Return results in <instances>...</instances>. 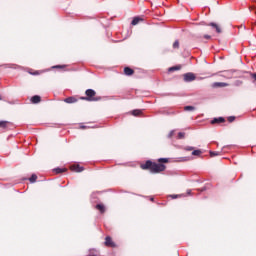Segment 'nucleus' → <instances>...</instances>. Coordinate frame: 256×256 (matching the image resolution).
<instances>
[{
  "label": "nucleus",
  "instance_id": "6e6552de",
  "mask_svg": "<svg viewBox=\"0 0 256 256\" xmlns=\"http://www.w3.org/2000/svg\"><path fill=\"white\" fill-rule=\"evenodd\" d=\"M161 114L162 115H175L176 112L171 110V109H164V110L161 111Z\"/></svg>",
  "mask_w": 256,
  "mask_h": 256
},
{
  "label": "nucleus",
  "instance_id": "1a4fd4ad",
  "mask_svg": "<svg viewBox=\"0 0 256 256\" xmlns=\"http://www.w3.org/2000/svg\"><path fill=\"white\" fill-rule=\"evenodd\" d=\"M64 102H65V103H69V104H71V103H77V98H75V97H73V96H70V97L64 99Z\"/></svg>",
  "mask_w": 256,
  "mask_h": 256
},
{
  "label": "nucleus",
  "instance_id": "ddd939ff",
  "mask_svg": "<svg viewBox=\"0 0 256 256\" xmlns=\"http://www.w3.org/2000/svg\"><path fill=\"white\" fill-rule=\"evenodd\" d=\"M53 171H54V173L59 175L60 173H65L66 169H64V168H55Z\"/></svg>",
  "mask_w": 256,
  "mask_h": 256
},
{
  "label": "nucleus",
  "instance_id": "7ed1b4c3",
  "mask_svg": "<svg viewBox=\"0 0 256 256\" xmlns=\"http://www.w3.org/2000/svg\"><path fill=\"white\" fill-rule=\"evenodd\" d=\"M185 83H191V81H195L196 76L193 72H188L183 75Z\"/></svg>",
  "mask_w": 256,
  "mask_h": 256
},
{
  "label": "nucleus",
  "instance_id": "dca6fc26",
  "mask_svg": "<svg viewBox=\"0 0 256 256\" xmlns=\"http://www.w3.org/2000/svg\"><path fill=\"white\" fill-rule=\"evenodd\" d=\"M179 69H181V66H173V67H170V68L168 69V71H170V73H171V72H173V71H179Z\"/></svg>",
  "mask_w": 256,
  "mask_h": 256
},
{
  "label": "nucleus",
  "instance_id": "a878e982",
  "mask_svg": "<svg viewBox=\"0 0 256 256\" xmlns=\"http://www.w3.org/2000/svg\"><path fill=\"white\" fill-rule=\"evenodd\" d=\"M228 121L229 123H233V121H235V116H229Z\"/></svg>",
  "mask_w": 256,
  "mask_h": 256
},
{
  "label": "nucleus",
  "instance_id": "a211bd4d",
  "mask_svg": "<svg viewBox=\"0 0 256 256\" xmlns=\"http://www.w3.org/2000/svg\"><path fill=\"white\" fill-rule=\"evenodd\" d=\"M8 123H9V122H7V121H0V127H1L2 129H6Z\"/></svg>",
  "mask_w": 256,
  "mask_h": 256
},
{
  "label": "nucleus",
  "instance_id": "5701e85b",
  "mask_svg": "<svg viewBox=\"0 0 256 256\" xmlns=\"http://www.w3.org/2000/svg\"><path fill=\"white\" fill-rule=\"evenodd\" d=\"M201 150H194V151H192V155H194V156H197V157H199V155H201Z\"/></svg>",
  "mask_w": 256,
  "mask_h": 256
},
{
  "label": "nucleus",
  "instance_id": "bb28decb",
  "mask_svg": "<svg viewBox=\"0 0 256 256\" xmlns=\"http://www.w3.org/2000/svg\"><path fill=\"white\" fill-rule=\"evenodd\" d=\"M193 146H186L185 151H193Z\"/></svg>",
  "mask_w": 256,
  "mask_h": 256
},
{
  "label": "nucleus",
  "instance_id": "9b49d317",
  "mask_svg": "<svg viewBox=\"0 0 256 256\" xmlns=\"http://www.w3.org/2000/svg\"><path fill=\"white\" fill-rule=\"evenodd\" d=\"M212 87H227V83L225 82H215Z\"/></svg>",
  "mask_w": 256,
  "mask_h": 256
},
{
  "label": "nucleus",
  "instance_id": "f704fd0d",
  "mask_svg": "<svg viewBox=\"0 0 256 256\" xmlns=\"http://www.w3.org/2000/svg\"><path fill=\"white\" fill-rule=\"evenodd\" d=\"M150 201H154V198H151Z\"/></svg>",
  "mask_w": 256,
  "mask_h": 256
},
{
  "label": "nucleus",
  "instance_id": "72a5a7b5",
  "mask_svg": "<svg viewBox=\"0 0 256 256\" xmlns=\"http://www.w3.org/2000/svg\"><path fill=\"white\" fill-rule=\"evenodd\" d=\"M188 195H191V190H188Z\"/></svg>",
  "mask_w": 256,
  "mask_h": 256
},
{
  "label": "nucleus",
  "instance_id": "f8f14e48",
  "mask_svg": "<svg viewBox=\"0 0 256 256\" xmlns=\"http://www.w3.org/2000/svg\"><path fill=\"white\" fill-rule=\"evenodd\" d=\"M96 209H98L100 213H105V206L103 204H97Z\"/></svg>",
  "mask_w": 256,
  "mask_h": 256
},
{
  "label": "nucleus",
  "instance_id": "6ab92c4d",
  "mask_svg": "<svg viewBox=\"0 0 256 256\" xmlns=\"http://www.w3.org/2000/svg\"><path fill=\"white\" fill-rule=\"evenodd\" d=\"M30 183H35L37 181V176L35 174H32L31 177L29 178Z\"/></svg>",
  "mask_w": 256,
  "mask_h": 256
},
{
  "label": "nucleus",
  "instance_id": "20e7f679",
  "mask_svg": "<svg viewBox=\"0 0 256 256\" xmlns=\"http://www.w3.org/2000/svg\"><path fill=\"white\" fill-rule=\"evenodd\" d=\"M221 123H225V118L218 117V118H214L213 120H211V125H219Z\"/></svg>",
  "mask_w": 256,
  "mask_h": 256
},
{
  "label": "nucleus",
  "instance_id": "423d86ee",
  "mask_svg": "<svg viewBox=\"0 0 256 256\" xmlns=\"http://www.w3.org/2000/svg\"><path fill=\"white\" fill-rule=\"evenodd\" d=\"M209 27H212V29H215L216 33H221V27H219L217 23L211 22L209 24Z\"/></svg>",
  "mask_w": 256,
  "mask_h": 256
},
{
  "label": "nucleus",
  "instance_id": "b1692460",
  "mask_svg": "<svg viewBox=\"0 0 256 256\" xmlns=\"http://www.w3.org/2000/svg\"><path fill=\"white\" fill-rule=\"evenodd\" d=\"M178 139H185V133L184 132H179L178 133Z\"/></svg>",
  "mask_w": 256,
  "mask_h": 256
},
{
  "label": "nucleus",
  "instance_id": "473e14b6",
  "mask_svg": "<svg viewBox=\"0 0 256 256\" xmlns=\"http://www.w3.org/2000/svg\"><path fill=\"white\" fill-rule=\"evenodd\" d=\"M206 188H201L200 191H205Z\"/></svg>",
  "mask_w": 256,
  "mask_h": 256
},
{
  "label": "nucleus",
  "instance_id": "412c9836",
  "mask_svg": "<svg viewBox=\"0 0 256 256\" xmlns=\"http://www.w3.org/2000/svg\"><path fill=\"white\" fill-rule=\"evenodd\" d=\"M158 163H169V158H160L158 159Z\"/></svg>",
  "mask_w": 256,
  "mask_h": 256
},
{
  "label": "nucleus",
  "instance_id": "9d476101",
  "mask_svg": "<svg viewBox=\"0 0 256 256\" xmlns=\"http://www.w3.org/2000/svg\"><path fill=\"white\" fill-rule=\"evenodd\" d=\"M124 73H125V75L131 76V75H133V73H135V71L133 69H131L130 67H125Z\"/></svg>",
  "mask_w": 256,
  "mask_h": 256
},
{
  "label": "nucleus",
  "instance_id": "f03ea898",
  "mask_svg": "<svg viewBox=\"0 0 256 256\" xmlns=\"http://www.w3.org/2000/svg\"><path fill=\"white\" fill-rule=\"evenodd\" d=\"M86 97L82 98L85 101H99L101 99L100 97H95L97 95V92L93 89H87L85 92Z\"/></svg>",
  "mask_w": 256,
  "mask_h": 256
},
{
  "label": "nucleus",
  "instance_id": "c85d7f7f",
  "mask_svg": "<svg viewBox=\"0 0 256 256\" xmlns=\"http://www.w3.org/2000/svg\"><path fill=\"white\" fill-rule=\"evenodd\" d=\"M54 69H63V66L62 65H56V66H54Z\"/></svg>",
  "mask_w": 256,
  "mask_h": 256
},
{
  "label": "nucleus",
  "instance_id": "c756f323",
  "mask_svg": "<svg viewBox=\"0 0 256 256\" xmlns=\"http://www.w3.org/2000/svg\"><path fill=\"white\" fill-rule=\"evenodd\" d=\"M204 39H211V35H208V34L204 35Z\"/></svg>",
  "mask_w": 256,
  "mask_h": 256
},
{
  "label": "nucleus",
  "instance_id": "393cba45",
  "mask_svg": "<svg viewBox=\"0 0 256 256\" xmlns=\"http://www.w3.org/2000/svg\"><path fill=\"white\" fill-rule=\"evenodd\" d=\"M173 47L174 49H179V41L176 40L174 43H173Z\"/></svg>",
  "mask_w": 256,
  "mask_h": 256
},
{
  "label": "nucleus",
  "instance_id": "7c9ffc66",
  "mask_svg": "<svg viewBox=\"0 0 256 256\" xmlns=\"http://www.w3.org/2000/svg\"><path fill=\"white\" fill-rule=\"evenodd\" d=\"M172 199H177L179 196L178 195H171Z\"/></svg>",
  "mask_w": 256,
  "mask_h": 256
},
{
  "label": "nucleus",
  "instance_id": "cd10ccee",
  "mask_svg": "<svg viewBox=\"0 0 256 256\" xmlns=\"http://www.w3.org/2000/svg\"><path fill=\"white\" fill-rule=\"evenodd\" d=\"M175 131H170V133L168 134V138L171 139V137L174 135Z\"/></svg>",
  "mask_w": 256,
  "mask_h": 256
},
{
  "label": "nucleus",
  "instance_id": "aec40b11",
  "mask_svg": "<svg viewBox=\"0 0 256 256\" xmlns=\"http://www.w3.org/2000/svg\"><path fill=\"white\" fill-rule=\"evenodd\" d=\"M218 155H221V152L210 151V157H217Z\"/></svg>",
  "mask_w": 256,
  "mask_h": 256
},
{
  "label": "nucleus",
  "instance_id": "39448f33",
  "mask_svg": "<svg viewBox=\"0 0 256 256\" xmlns=\"http://www.w3.org/2000/svg\"><path fill=\"white\" fill-rule=\"evenodd\" d=\"M105 245L106 247H115V242H113L110 236H106Z\"/></svg>",
  "mask_w": 256,
  "mask_h": 256
},
{
  "label": "nucleus",
  "instance_id": "0eeeda50",
  "mask_svg": "<svg viewBox=\"0 0 256 256\" xmlns=\"http://www.w3.org/2000/svg\"><path fill=\"white\" fill-rule=\"evenodd\" d=\"M31 102L34 104L41 103V96H39V95L32 96Z\"/></svg>",
  "mask_w": 256,
  "mask_h": 256
},
{
  "label": "nucleus",
  "instance_id": "f3484780",
  "mask_svg": "<svg viewBox=\"0 0 256 256\" xmlns=\"http://www.w3.org/2000/svg\"><path fill=\"white\" fill-rule=\"evenodd\" d=\"M140 114H141V110H139V109L132 111V115H134V117H139Z\"/></svg>",
  "mask_w": 256,
  "mask_h": 256
},
{
  "label": "nucleus",
  "instance_id": "4be33fe9",
  "mask_svg": "<svg viewBox=\"0 0 256 256\" xmlns=\"http://www.w3.org/2000/svg\"><path fill=\"white\" fill-rule=\"evenodd\" d=\"M184 111H195V107L193 106H185Z\"/></svg>",
  "mask_w": 256,
  "mask_h": 256
},
{
  "label": "nucleus",
  "instance_id": "f257e3e1",
  "mask_svg": "<svg viewBox=\"0 0 256 256\" xmlns=\"http://www.w3.org/2000/svg\"><path fill=\"white\" fill-rule=\"evenodd\" d=\"M141 169H148L151 173H162V171H165L166 167L164 164H157L151 160H148L144 164H141Z\"/></svg>",
  "mask_w": 256,
  "mask_h": 256
},
{
  "label": "nucleus",
  "instance_id": "2eb2a0df",
  "mask_svg": "<svg viewBox=\"0 0 256 256\" xmlns=\"http://www.w3.org/2000/svg\"><path fill=\"white\" fill-rule=\"evenodd\" d=\"M139 21H141V18L135 17V18H133V20L131 22V25H138Z\"/></svg>",
  "mask_w": 256,
  "mask_h": 256
},
{
  "label": "nucleus",
  "instance_id": "4468645a",
  "mask_svg": "<svg viewBox=\"0 0 256 256\" xmlns=\"http://www.w3.org/2000/svg\"><path fill=\"white\" fill-rule=\"evenodd\" d=\"M74 171H76V173H81L82 171H84V168L79 165H76L74 166Z\"/></svg>",
  "mask_w": 256,
  "mask_h": 256
},
{
  "label": "nucleus",
  "instance_id": "2f4dec72",
  "mask_svg": "<svg viewBox=\"0 0 256 256\" xmlns=\"http://www.w3.org/2000/svg\"><path fill=\"white\" fill-rule=\"evenodd\" d=\"M81 129H87V126H81Z\"/></svg>",
  "mask_w": 256,
  "mask_h": 256
}]
</instances>
